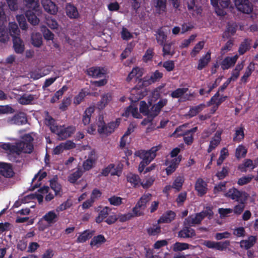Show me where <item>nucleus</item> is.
I'll return each mask as SVG.
<instances>
[{
  "label": "nucleus",
  "mask_w": 258,
  "mask_h": 258,
  "mask_svg": "<svg viewBox=\"0 0 258 258\" xmlns=\"http://www.w3.org/2000/svg\"><path fill=\"white\" fill-rule=\"evenodd\" d=\"M33 141V138L30 134L25 135L22 141L17 142L15 145L12 144L11 153L18 155L22 152L29 154L32 153L34 149Z\"/></svg>",
  "instance_id": "1"
},
{
  "label": "nucleus",
  "mask_w": 258,
  "mask_h": 258,
  "mask_svg": "<svg viewBox=\"0 0 258 258\" xmlns=\"http://www.w3.org/2000/svg\"><path fill=\"white\" fill-rule=\"evenodd\" d=\"M120 118H117L115 121H111L106 124L104 121L103 116L100 115L98 118V122L97 123V131L100 134H104L107 135L112 133L115 128H117L120 122Z\"/></svg>",
  "instance_id": "2"
},
{
  "label": "nucleus",
  "mask_w": 258,
  "mask_h": 258,
  "mask_svg": "<svg viewBox=\"0 0 258 258\" xmlns=\"http://www.w3.org/2000/svg\"><path fill=\"white\" fill-rule=\"evenodd\" d=\"M160 149V146H154L151 148L150 150H138L136 151L135 155L136 156L142 159L143 161L150 164L152 161L156 157V152Z\"/></svg>",
  "instance_id": "3"
},
{
  "label": "nucleus",
  "mask_w": 258,
  "mask_h": 258,
  "mask_svg": "<svg viewBox=\"0 0 258 258\" xmlns=\"http://www.w3.org/2000/svg\"><path fill=\"white\" fill-rule=\"evenodd\" d=\"M198 130L197 127H195L190 130H187L184 132L178 134L179 132H181V127L179 126L176 128L173 133L172 136L174 137H178L180 136L183 137V141L187 145H191L194 142V135Z\"/></svg>",
  "instance_id": "4"
},
{
  "label": "nucleus",
  "mask_w": 258,
  "mask_h": 258,
  "mask_svg": "<svg viewBox=\"0 0 258 258\" xmlns=\"http://www.w3.org/2000/svg\"><path fill=\"white\" fill-rule=\"evenodd\" d=\"M152 195L149 193L144 194L139 199L136 206L133 208L132 211L136 216H141L144 215V210L147 204L151 200Z\"/></svg>",
  "instance_id": "5"
},
{
  "label": "nucleus",
  "mask_w": 258,
  "mask_h": 258,
  "mask_svg": "<svg viewBox=\"0 0 258 258\" xmlns=\"http://www.w3.org/2000/svg\"><path fill=\"white\" fill-rule=\"evenodd\" d=\"M225 196L237 202L241 201V202L243 203L247 200L249 195L244 191H240L232 187L225 194Z\"/></svg>",
  "instance_id": "6"
},
{
  "label": "nucleus",
  "mask_w": 258,
  "mask_h": 258,
  "mask_svg": "<svg viewBox=\"0 0 258 258\" xmlns=\"http://www.w3.org/2000/svg\"><path fill=\"white\" fill-rule=\"evenodd\" d=\"M237 10L243 14H249L253 11V5L249 0H233Z\"/></svg>",
  "instance_id": "7"
},
{
  "label": "nucleus",
  "mask_w": 258,
  "mask_h": 258,
  "mask_svg": "<svg viewBox=\"0 0 258 258\" xmlns=\"http://www.w3.org/2000/svg\"><path fill=\"white\" fill-rule=\"evenodd\" d=\"M76 127L70 125L65 127L64 125L59 126L57 132H55L59 140H63L70 137L75 132Z\"/></svg>",
  "instance_id": "8"
},
{
  "label": "nucleus",
  "mask_w": 258,
  "mask_h": 258,
  "mask_svg": "<svg viewBox=\"0 0 258 258\" xmlns=\"http://www.w3.org/2000/svg\"><path fill=\"white\" fill-rule=\"evenodd\" d=\"M230 244L229 240L220 242L205 240L203 243V244L209 248L215 249L220 251L226 250L230 246Z\"/></svg>",
  "instance_id": "9"
},
{
  "label": "nucleus",
  "mask_w": 258,
  "mask_h": 258,
  "mask_svg": "<svg viewBox=\"0 0 258 258\" xmlns=\"http://www.w3.org/2000/svg\"><path fill=\"white\" fill-rule=\"evenodd\" d=\"M145 88L141 87L136 86L131 91V95L129 97L130 100L132 102H137L139 100L142 99L146 95Z\"/></svg>",
  "instance_id": "10"
},
{
  "label": "nucleus",
  "mask_w": 258,
  "mask_h": 258,
  "mask_svg": "<svg viewBox=\"0 0 258 258\" xmlns=\"http://www.w3.org/2000/svg\"><path fill=\"white\" fill-rule=\"evenodd\" d=\"M97 160L95 157V152L94 151H91L88 154V158L83 163V168L84 171H89L93 168Z\"/></svg>",
  "instance_id": "11"
},
{
  "label": "nucleus",
  "mask_w": 258,
  "mask_h": 258,
  "mask_svg": "<svg viewBox=\"0 0 258 258\" xmlns=\"http://www.w3.org/2000/svg\"><path fill=\"white\" fill-rule=\"evenodd\" d=\"M189 226H184L177 234L178 237L181 238H192L196 236V233L195 229L190 227Z\"/></svg>",
  "instance_id": "12"
},
{
  "label": "nucleus",
  "mask_w": 258,
  "mask_h": 258,
  "mask_svg": "<svg viewBox=\"0 0 258 258\" xmlns=\"http://www.w3.org/2000/svg\"><path fill=\"white\" fill-rule=\"evenodd\" d=\"M207 183L201 178L197 179L195 183V189L198 192V195L203 197L208 191Z\"/></svg>",
  "instance_id": "13"
},
{
  "label": "nucleus",
  "mask_w": 258,
  "mask_h": 258,
  "mask_svg": "<svg viewBox=\"0 0 258 258\" xmlns=\"http://www.w3.org/2000/svg\"><path fill=\"white\" fill-rule=\"evenodd\" d=\"M0 174L7 178L13 177L14 172L12 165L10 163H0Z\"/></svg>",
  "instance_id": "14"
},
{
  "label": "nucleus",
  "mask_w": 258,
  "mask_h": 258,
  "mask_svg": "<svg viewBox=\"0 0 258 258\" xmlns=\"http://www.w3.org/2000/svg\"><path fill=\"white\" fill-rule=\"evenodd\" d=\"M41 11H39V13H36L34 11L28 10L25 13V17L27 18L28 21L32 25L36 26L39 23V19L37 17L41 14Z\"/></svg>",
  "instance_id": "15"
},
{
  "label": "nucleus",
  "mask_w": 258,
  "mask_h": 258,
  "mask_svg": "<svg viewBox=\"0 0 258 258\" xmlns=\"http://www.w3.org/2000/svg\"><path fill=\"white\" fill-rule=\"evenodd\" d=\"M87 73L89 76L97 78L102 77L105 74L106 71L103 68L92 67L87 69Z\"/></svg>",
  "instance_id": "16"
},
{
  "label": "nucleus",
  "mask_w": 258,
  "mask_h": 258,
  "mask_svg": "<svg viewBox=\"0 0 258 258\" xmlns=\"http://www.w3.org/2000/svg\"><path fill=\"white\" fill-rule=\"evenodd\" d=\"M47 176L46 172L44 171L41 172L39 171V172L36 174L34 177L32 179V185H31V190H34L36 188L39 187L41 184V181Z\"/></svg>",
  "instance_id": "17"
},
{
  "label": "nucleus",
  "mask_w": 258,
  "mask_h": 258,
  "mask_svg": "<svg viewBox=\"0 0 258 258\" xmlns=\"http://www.w3.org/2000/svg\"><path fill=\"white\" fill-rule=\"evenodd\" d=\"M257 237L256 236H249L247 239L240 241V246L242 248L248 250L254 246Z\"/></svg>",
  "instance_id": "18"
},
{
  "label": "nucleus",
  "mask_w": 258,
  "mask_h": 258,
  "mask_svg": "<svg viewBox=\"0 0 258 258\" xmlns=\"http://www.w3.org/2000/svg\"><path fill=\"white\" fill-rule=\"evenodd\" d=\"M238 58V56L235 55L232 57H226L221 62V68L223 70H228L233 66Z\"/></svg>",
  "instance_id": "19"
},
{
  "label": "nucleus",
  "mask_w": 258,
  "mask_h": 258,
  "mask_svg": "<svg viewBox=\"0 0 258 258\" xmlns=\"http://www.w3.org/2000/svg\"><path fill=\"white\" fill-rule=\"evenodd\" d=\"M42 3L45 11L50 14L55 15L57 12V7L50 0L43 1Z\"/></svg>",
  "instance_id": "20"
},
{
  "label": "nucleus",
  "mask_w": 258,
  "mask_h": 258,
  "mask_svg": "<svg viewBox=\"0 0 258 258\" xmlns=\"http://www.w3.org/2000/svg\"><path fill=\"white\" fill-rule=\"evenodd\" d=\"M181 155H179L171 160L169 165L166 169V174L168 175L171 174L175 171L181 161Z\"/></svg>",
  "instance_id": "21"
},
{
  "label": "nucleus",
  "mask_w": 258,
  "mask_h": 258,
  "mask_svg": "<svg viewBox=\"0 0 258 258\" xmlns=\"http://www.w3.org/2000/svg\"><path fill=\"white\" fill-rule=\"evenodd\" d=\"M198 213L192 214L188 216L185 218L184 221V225H186L189 226H194L201 224L202 221Z\"/></svg>",
  "instance_id": "22"
},
{
  "label": "nucleus",
  "mask_w": 258,
  "mask_h": 258,
  "mask_svg": "<svg viewBox=\"0 0 258 258\" xmlns=\"http://www.w3.org/2000/svg\"><path fill=\"white\" fill-rule=\"evenodd\" d=\"M23 4L28 10L34 11L36 13H39L40 11L38 0H23Z\"/></svg>",
  "instance_id": "23"
},
{
  "label": "nucleus",
  "mask_w": 258,
  "mask_h": 258,
  "mask_svg": "<svg viewBox=\"0 0 258 258\" xmlns=\"http://www.w3.org/2000/svg\"><path fill=\"white\" fill-rule=\"evenodd\" d=\"M221 133L219 132L216 133L214 137L210 142L209 147L207 149V152L208 153H211L219 145L221 141Z\"/></svg>",
  "instance_id": "24"
},
{
  "label": "nucleus",
  "mask_w": 258,
  "mask_h": 258,
  "mask_svg": "<svg viewBox=\"0 0 258 258\" xmlns=\"http://www.w3.org/2000/svg\"><path fill=\"white\" fill-rule=\"evenodd\" d=\"M155 36L157 43L160 45H163L165 43L167 38V34L163 31L162 27H160L156 31Z\"/></svg>",
  "instance_id": "25"
},
{
  "label": "nucleus",
  "mask_w": 258,
  "mask_h": 258,
  "mask_svg": "<svg viewBox=\"0 0 258 258\" xmlns=\"http://www.w3.org/2000/svg\"><path fill=\"white\" fill-rule=\"evenodd\" d=\"M126 179L133 187H138L141 185V179L137 174L129 173L126 176Z\"/></svg>",
  "instance_id": "26"
},
{
  "label": "nucleus",
  "mask_w": 258,
  "mask_h": 258,
  "mask_svg": "<svg viewBox=\"0 0 258 258\" xmlns=\"http://www.w3.org/2000/svg\"><path fill=\"white\" fill-rule=\"evenodd\" d=\"M13 47L16 53L21 54L24 51V44L20 37H15L13 39Z\"/></svg>",
  "instance_id": "27"
},
{
  "label": "nucleus",
  "mask_w": 258,
  "mask_h": 258,
  "mask_svg": "<svg viewBox=\"0 0 258 258\" xmlns=\"http://www.w3.org/2000/svg\"><path fill=\"white\" fill-rule=\"evenodd\" d=\"M252 40L249 38H245L241 42L238 48V53L240 55H243L251 48Z\"/></svg>",
  "instance_id": "28"
},
{
  "label": "nucleus",
  "mask_w": 258,
  "mask_h": 258,
  "mask_svg": "<svg viewBox=\"0 0 258 258\" xmlns=\"http://www.w3.org/2000/svg\"><path fill=\"white\" fill-rule=\"evenodd\" d=\"M176 214L174 212L169 210L163 215L158 220V223H169L174 220Z\"/></svg>",
  "instance_id": "29"
},
{
  "label": "nucleus",
  "mask_w": 258,
  "mask_h": 258,
  "mask_svg": "<svg viewBox=\"0 0 258 258\" xmlns=\"http://www.w3.org/2000/svg\"><path fill=\"white\" fill-rule=\"evenodd\" d=\"M95 231L91 230H86L81 233L77 238V242L78 243H84L91 238L93 235Z\"/></svg>",
  "instance_id": "30"
},
{
  "label": "nucleus",
  "mask_w": 258,
  "mask_h": 258,
  "mask_svg": "<svg viewBox=\"0 0 258 258\" xmlns=\"http://www.w3.org/2000/svg\"><path fill=\"white\" fill-rule=\"evenodd\" d=\"M42 219L49 225L55 223L58 220L57 215L54 211H50L46 213Z\"/></svg>",
  "instance_id": "31"
},
{
  "label": "nucleus",
  "mask_w": 258,
  "mask_h": 258,
  "mask_svg": "<svg viewBox=\"0 0 258 258\" xmlns=\"http://www.w3.org/2000/svg\"><path fill=\"white\" fill-rule=\"evenodd\" d=\"M50 186L51 188L54 191L56 196H61V186L57 182V177L56 176L50 180Z\"/></svg>",
  "instance_id": "32"
},
{
  "label": "nucleus",
  "mask_w": 258,
  "mask_h": 258,
  "mask_svg": "<svg viewBox=\"0 0 258 258\" xmlns=\"http://www.w3.org/2000/svg\"><path fill=\"white\" fill-rule=\"evenodd\" d=\"M66 14L71 19H77L79 16L77 8L72 4H68L66 6Z\"/></svg>",
  "instance_id": "33"
},
{
  "label": "nucleus",
  "mask_w": 258,
  "mask_h": 258,
  "mask_svg": "<svg viewBox=\"0 0 258 258\" xmlns=\"http://www.w3.org/2000/svg\"><path fill=\"white\" fill-rule=\"evenodd\" d=\"M211 52L208 51L199 60L197 69L202 70L205 68L211 60Z\"/></svg>",
  "instance_id": "34"
},
{
  "label": "nucleus",
  "mask_w": 258,
  "mask_h": 258,
  "mask_svg": "<svg viewBox=\"0 0 258 258\" xmlns=\"http://www.w3.org/2000/svg\"><path fill=\"white\" fill-rule=\"evenodd\" d=\"M112 96L111 93H107L101 96V100L98 103V107L99 109H103L112 100Z\"/></svg>",
  "instance_id": "35"
},
{
  "label": "nucleus",
  "mask_w": 258,
  "mask_h": 258,
  "mask_svg": "<svg viewBox=\"0 0 258 258\" xmlns=\"http://www.w3.org/2000/svg\"><path fill=\"white\" fill-rule=\"evenodd\" d=\"M255 63L253 62H251L248 67L246 68L245 72L243 75L241 77L240 81L243 83H246L248 81V78L250 77L254 70Z\"/></svg>",
  "instance_id": "36"
},
{
  "label": "nucleus",
  "mask_w": 258,
  "mask_h": 258,
  "mask_svg": "<svg viewBox=\"0 0 258 258\" xmlns=\"http://www.w3.org/2000/svg\"><path fill=\"white\" fill-rule=\"evenodd\" d=\"M111 210V209L108 207L103 208V209L99 212L98 216L96 218V222L97 223H101L105 218H107Z\"/></svg>",
  "instance_id": "37"
},
{
  "label": "nucleus",
  "mask_w": 258,
  "mask_h": 258,
  "mask_svg": "<svg viewBox=\"0 0 258 258\" xmlns=\"http://www.w3.org/2000/svg\"><path fill=\"white\" fill-rule=\"evenodd\" d=\"M197 0H186L188 10L189 12L196 11L197 14H200L202 11L201 7L196 4Z\"/></svg>",
  "instance_id": "38"
},
{
  "label": "nucleus",
  "mask_w": 258,
  "mask_h": 258,
  "mask_svg": "<svg viewBox=\"0 0 258 258\" xmlns=\"http://www.w3.org/2000/svg\"><path fill=\"white\" fill-rule=\"evenodd\" d=\"M142 75V70L137 67L133 69L132 71L128 75L126 80L127 82H130L134 77L139 79L141 77Z\"/></svg>",
  "instance_id": "39"
},
{
  "label": "nucleus",
  "mask_w": 258,
  "mask_h": 258,
  "mask_svg": "<svg viewBox=\"0 0 258 258\" xmlns=\"http://www.w3.org/2000/svg\"><path fill=\"white\" fill-rule=\"evenodd\" d=\"M106 240L102 234L98 235L97 236H94L90 241V245L91 247L96 246L97 247L100 246L102 244L105 243Z\"/></svg>",
  "instance_id": "40"
},
{
  "label": "nucleus",
  "mask_w": 258,
  "mask_h": 258,
  "mask_svg": "<svg viewBox=\"0 0 258 258\" xmlns=\"http://www.w3.org/2000/svg\"><path fill=\"white\" fill-rule=\"evenodd\" d=\"M244 127L242 125L236 129L235 133L233 138V140L234 142L239 143L244 139Z\"/></svg>",
  "instance_id": "41"
},
{
  "label": "nucleus",
  "mask_w": 258,
  "mask_h": 258,
  "mask_svg": "<svg viewBox=\"0 0 258 258\" xmlns=\"http://www.w3.org/2000/svg\"><path fill=\"white\" fill-rule=\"evenodd\" d=\"M46 124L49 127L51 132L54 133L57 132L58 125L56 124L55 119L51 116H48L45 119Z\"/></svg>",
  "instance_id": "42"
},
{
  "label": "nucleus",
  "mask_w": 258,
  "mask_h": 258,
  "mask_svg": "<svg viewBox=\"0 0 258 258\" xmlns=\"http://www.w3.org/2000/svg\"><path fill=\"white\" fill-rule=\"evenodd\" d=\"M12 121L15 124L21 125L25 124L27 122V119L24 113H19L13 116Z\"/></svg>",
  "instance_id": "43"
},
{
  "label": "nucleus",
  "mask_w": 258,
  "mask_h": 258,
  "mask_svg": "<svg viewBox=\"0 0 258 258\" xmlns=\"http://www.w3.org/2000/svg\"><path fill=\"white\" fill-rule=\"evenodd\" d=\"M84 171L81 168H78L77 170L70 175L68 177V180L72 183H75L83 175Z\"/></svg>",
  "instance_id": "44"
},
{
  "label": "nucleus",
  "mask_w": 258,
  "mask_h": 258,
  "mask_svg": "<svg viewBox=\"0 0 258 258\" xmlns=\"http://www.w3.org/2000/svg\"><path fill=\"white\" fill-rule=\"evenodd\" d=\"M206 105L204 103H201L197 106L191 107L188 112V115L190 117L196 116L200 112H201L204 108Z\"/></svg>",
  "instance_id": "45"
},
{
  "label": "nucleus",
  "mask_w": 258,
  "mask_h": 258,
  "mask_svg": "<svg viewBox=\"0 0 258 258\" xmlns=\"http://www.w3.org/2000/svg\"><path fill=\"white\" fill-rule=\"evenodd\" d=\"M9 33L13 39L15 37H20V30L16 23H10Z\"/></svg>",
  "instance_id": "46"
},
{
  "label": "nucleus",
  "mask_w": 258,
  "mask_h": 258,
  "mask_svg": "<svg viewBox=\"0 0 258 258\" xmlns=\"http://www.w3.org/2000/svg\"><path fill=\"white\" fill-rule=\"evenodd\" d=\"M34 99L33 95L24 94L19 98L18 102L22 105H28L31 104Z\"/></svg>",
  "instance_id": "47"
},
{
  "label": "nucleus",
  "mask_w": 258,
  "mask_h": 258,
  "mask_svg": "<svg viewBox=\"0 0 258 258\" xmlns=\"http://www.w3.org/2000/svg\"><path fill=\"white\" fill-rule=\"evenodd\" d=\"M32 44L35 47H40L42 44V38L39 33L33 34L31 36Z\"/></svg>",
  "instance_id": "48"
},
{
  "label": "nucleus",
  "mask_w": 258,
  "mask_h": 258,
  "mask_svg": "<svg viewBox=\"0 0 258 258\" xmlns=\"http://www.w3.org/2000/svg\"><path fill=\"white\" fill-rule=\"evenodd\" d=\"M93 112L94 108L92 107H88L85 111L82 118L83 123L85 125H87L90 123L91 116Z\"/></svg>",
  "instance_id": "49"
},
{
  "label": "nucleus",
  "mask_w": 258,
  "mask_h": 258,
  "mask_svg": "<svg viewBox=\"0 0 258 258\" xmlns=\"http://www.w3.org/2000/svg\"><path fill=\"white\" fill-rule=\"evenodd\" d=\"M198 214L201 216V219L203 220L205 218L208 217L209 219H211L213 216V212L212 210V207L208 206L204 208V210Z\"/></svg>",
  "instance_id": "50"
},
{
  "label": "nucleus",
  "mask_w": 258,
  "mask_h": 258,
  "mask_svg": "<svg viewBox=\"0 0 258 258\" xmlns=\"http://www.w3.org/2000/svg\"><path fill=\"white\" fill-rule=\"evenodd\" d=\"M147 232L150 236H155L158 235L161 232V227L158 224H153L147 228Z\"/></svg>",
  "instance_id": "51"
},
{
  "label": "nucleus",
  "mask_w": 258,
  "mask_h": 258,
  "mask_svg": "<svg viewBox=\"0 0 258 258\" xmlns=\"http://www.w3.org/2000/svg\"><path fill=\"white\" fill-rule=\"evenodd\" d=\"M163 76L162 73L160 72L158 70H156L151 75L150 78L148 80V84H151L159 81L163 77Z\"/></svg>",
  "instance_id": "52"
},
{
  "label": "nucleus",
  "mask_w": 258,
  "mask_h": 258,
  "mask_svg": "<svg viewBox=\"0 0 258 258\" xmlns=\"http://www.w3.org/2000/svg\"><path fill=\"white\" fill-rule=\"evenodd\" d=\"M25 15H19L16 16L19 26L22 30H26L28 28V25L26 22Z\"/></svg>",
  "instance_id": "53"
},
{
  "label": "nucleus",
  "mask_w": 258,
  "mask_h": 258,
  "mask_svg": "<svg viewBox=\"0 0 258 258\" xmlns=\"http://www.w3.org/2000/svg\"><path fill=\"white\" fill-rule=\"evenodd\" d=\"M184 181V177L179 176L177 177L174 180L172 187L176 189L177 191H179L182 188Z\"/></svg>",
  "instance_id": "54"
},
{
  "label": "nucleus",
  "mask_w": 258,
  "mask_h": 258,
  "mask_svg": "<svg viewBox=\"0 0 258 258\" xmlns=\"http://www.w3.org/2000/svg\"><path fill=\"white\" fill-rule=\"evenodd\" d=\"M188 90V89L187 88H177L171 93L170 96L173 98H180L182 97Z\"/></svg>",
  "instance_id": "55"
},
{
  "label": "nucleus",
  "mask_w": 258,
  "mask_h": 258,
  "mask_svg": "<svg viewBox=\"0 0 258 258\" xmlns=\"http://www.w3.org/2000/svg\"><path fill=\"white\" fill-rule=\"evenodd\" d=\"M189 246L188 243L176 242L173 245V249L174 251H181L188 249Z\"/></svg>",
  "instance_id": "56"
},
{
  "label": "nucleus",
  "mask_w": 258,
  "mask_h": 258,
  "mask_svg": "<svg viewBox=\"0 0 258 258\" xmlns=\"http://www.w3.org/2000/svg\"><path fill=\"white\" fill-rule=\"evenodd\" d=\"M228 151L226 148H223L220 151V155L217 161V164L218 166L221 165L223 161L228 156Z\"/></svg>",
  "instance_id": "57"
},
{
  "label": "nucleus",
  "mask_w": 258,
  "mask_h": 258,
  "mask_svg": "<svg viewBox=\"0 0 258 258\" xmlns=\"http://www.w3.org/2000/svg\"><path fill=\"white\" fill-rule=\"evenodd\" d=\"M156 8L159 13L164 12L166 10V0H157Z\"/></svg>",
  "instance_id": "58"
},
{
  "label": "nucleus",
  "mask_w": 258,
  "mask_h": 258,
  "mask_svg": "<svg viewBox=\"0 0 258 258\" xmlns=\"http://www.w3.org/2000/svg\"><path fill=\"white\" fill-rule=\"evenodd\" d=\"M247 201H245L243 203L241 201H238V204L234 206L233 211L237 215H240L244 210L245 208V205Z\"/></svg>",
  "instance_id": "59"
},
{
  "label": "nucleus",
  "mask_w": 258,
  "mask_h": 258,
  "mask_svg": "<svg viewBox=\"0 0 258 258\" xmlns=\"http://www.w3.org/2000/svg\"><path fill=\"white\" fill-rule=\"evenodd\" d=\"M134 217H137L134 213L128 212L126 214L118 215L117 218L120 222H124L131 219Z\"/></svg>",
  "instance_id": "60"
},
{
  "label": "nucleus",
  "mask_w": 258,
  "mask_h": 258,
  "mask_svg": "<svg viewBox=\"0 0 258 258\" xmlns=\"http://www.w3.org/2000/svg\"><path fill=\"white\" fill-rule=\"evenodd\" d=\"M41 31L43 33L44 38L47 40H52L54 38L53 33L50 31L46 27H42L41 28Z\"/></svg>",
  "instance_id": "61"
},
{
  "label": "nucleus",
  "mask_w": 258,
  "mask_h": 258,
  "mask_svg": "<svg viewBox=\"0 0 258 258\" xmlns=\"http://www.w3.org/2000/svg\"><path fill=\"white\" fill-rule=\"evenodd\" d=\"M247 153L246 149L242 145H239L236 149L235 156L239 159L244 157Z\"/></svg>",
  "instance_id": "62"
},
{
  "label": "nucleus",
  "mask_w": 258,
  "mask_h": 258,
  "mask_svg": "<svg viewBox=\"0 0 258 258\" xmlns=\"http://www.w3.org/2000/svg\"><path fill=\"white\" fill-rule=\"evenodd\" d=\"M204 45V41H200L194 47L193 49L192 50L190 55L192 57L196 56L198 53L201 50L203 49Z\"/></svg>",
  "instance_id": "63"
},
{
  "label": "nucleus",
  "mask_w": 258,
  "mask_h": 258,
  "mask_svg": "<svg viewBox=\"0 0 258 258\" xmlns=\"http://www.w3.org/2000/svg\"><path fill=\"white\" fill-rule=\"evenodd\" d=\"M46 23L51 29H57L58 26L57 21L54 18H52V17L47 18L46 20Z\"/></svg>",
  "instance_id": "64"
}]
</instances>
